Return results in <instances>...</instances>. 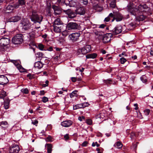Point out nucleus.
I'll use <instances>...</instances> for the list:
<instances>
[{
	"instance_id": "f257e3e1",
	"label": "nucleus",
	"mask_w": 153,
	"mask_h": 153,
	"mask_svg": "<svg viewBox=\"0 0 153 153\" xmlns=\"http://www.w3.org/2000/svg\"><path fill=\"white\" fill-rule=\"evenodd\" d=\"M127 9L131 15L136 16L140 13L146 11L149 8L145 4H136L135 2L133 1L128 4Z\"/></svg>"
},
{
	"instance_id": "f03ea898",
	"label": "nucleus",
	"mask_w": 153,
	"mask_h": 153,
	"mask_svg": "<svg viewBox=\"0 0 153 153\" xmlns=\"http://www.w3.org/2000/svg\"><path fill=\"white\" fill-rule=\"evenodd\" d=\"M112 36V34L110 33L104 35L102 32H99L96 33V39L100 41L102 40L103 43H106L110 41Z\"/></svg>"
},
{
	"instance_id": "7ed1b4c3",
	"label": "nucleus",
	"mask_w": 153,
	"mask_h": 153,
	"mask_svg": "<svg viewBox=\"0 0 153 153\" xmlns=\"http://www.w3.org/2000/svg\"><path fill=\"white\" fill-rule=\"evenodd\" d=\"M30 18L31 21L34 23H38L41 24L42 21L43 17L41 15L37 14L35 11L33 10Z\"/></svg>"
},
{
	"instance_id": "20e7f679",
	"label": "nucleus",
	"mask_w": 153,
	"mask_h": 153,
	"mask_svg": "<svg viewBox=\"0 0 153 153\" xmlns=\"http://www.w3.org/2000/svg\"><path fill=\"white\" fill-rule=\"evenodd\" d=\"M20 24L22 25V31H28L31 29V23L27 18H23Z\"/></svg>"
},
{
	"instance_id": "39448f33",
	"label": "nucleus",
	"mask_w": 153,
	"mask_h": 153,
	"mask_svg": "<svg viewBox=\"0 0 153 153\" xmlns=\"http://www.w3.org/2000/svg\"><path fill=\"white\" fill-rule=\"evenodd\" d=\"M10 42L9 38L3 37L0 39V48L2 51L5 50V48L8 45Z\"/></svg>"
},
{
	"instance_id": "423d86ee",
	"label": "nucleus",
	"mask_w": 153,
	"mask_h": 153,
	"mask_svg": "<svg viewBox=\"0 0 153 153\" xmlns=\"http://www.w3.org/2000/svg\"><path fill=\"white\" fill-rule=\"evenodd\" d=\"M23 35L21 34H17L16 36L13 38L12 42L16 45L20 44L23 41Z\"/></svg>"
},
{
	"instance_id": "0eeeda50",
	"label": "nucleus",
	"mask_w": 153,
	"mask_h": 153,
	"mask_svg": "<svg viewBox=\"0 0 153 153\" xmlns=\"http://www.w3.org/2000/svg\"><path fill=\"white\" fill-rule=\"evenodd\" d=\"M80 25L76 22H70L68 23L66 26L67 30L78 29Z\"/></svg>"
},
{
	"instance_id": "6e6552de",
	"label": "nucleus",
	"mask_w": 153,
	"mask_h": 153,
	"mask_svg": "<svg viewBox=\"0 0 153 153\" xmlns=\"http://www.w3.org/2000/svg\"><path fill=\"white\" fill-rule=\"evenodd\" d=\"M80 35V34L79 32L73 33L69 35L68 39L72 42H74L77 40Z\"/></svg>"
},
{
	"instance_id": "1a4fd4ad",
	"label": "nucleus",
	"mask_w": 153,
	"mask_h": 153,
	"mask_svg": "<svg viewBox=\"0 0 153 153\" xmlns=\"http://www.w3.org/2000/svg\"><path fill=\"white\" fill-rule=\"evenodd\" d=\"M63 12L67 15L68 18L70 19L74 18L76 16V12L70 9H68L67 10H63Z\"/></svg>"
},
{
	"instance_id": "9d476101",
	"label": "nucleus",
	"mask_w": 153,
	"mask_h": 153,
	"mask_svg": "<svg viewBox=\"0 0 153 153\" xmlns=\"http://www.w3.org/2000/svg\"><path fill=\"white\" fill-rule=\"evenodd\" d=\"M22 19L21 16H16L11 17L8 19L6 20V22H16Z\"/></svg>"
},
{
	"instance_id": "9b49d317",
	"label": "nucleus",
	"mask_w": 153,
	"mask_h": 153,
	"mask_svg": "<svg viewBox=\"0 0 153 153\" xmlns=\"http://www.w3.org/2000/svg\"><path fill=\"white\" fill-rule=\"evenodd\" d=\"M20 150L19 146L17 145H13L10 147L8 153H18Z\"/></svg>"
},
{
	"instance_id": "f8f14e48",
	"label": "nucleus",
	"mask_w": 153,
	"mask_h": 153,
	"mask_svg": "<svg viewBox=\"0 0 153 153\" xmlns=\"http://www.w3.org/2000/svg\"><path fill=\"white\" fill-rule=\"evenodd\" d=\"M52 7L53 9L54 13L56 16L59 15L63 11V10L61 7L55 5H53Z\"/></svg>"
},
{
	"instance_id": "ddd939ff",
	"label": "nucleus",
	"mask_w": 153,
	"mask_h": 153,
	"mask_svg": "<svg viewBox=\"0 0 153 153\" xmlns=\"http://www.w3.org/2000/svg\"><path fill=\"white\" fill-rule=\"evenodd\" d=\"M122 27L121 26H117L112 30V34L114 35H116L122 32Z\"/></svg>"
},
{
	"instance_id": "4468645a",
	"label": "nucleus",
	"mask_w": 153,
	"mask_h": 153,
	"mask_svg": "<svg viewBox=\"0 0 153 153\" xmlns=\"http://www.w3.org/2000/svg\"><path fill=\"white\" fill-rule=\"evenodd\" d=\"M9 82L7 77L4 75H0V84L5 85Z\"/></svg>"
},
{
	"instance_id": "2eb2a0df",
	"label": "nucleus",
	"mask_w": 153,
	"mask_h": 153,
	"mask_svg": "<svg viewBox=\"0 0 153 153\" xmlns=\"http://www.w3.org/2000/svg\"><path fill=\"white\" fill-rule=\"evenodd\" d=\"M76 13L80 15H83L85 13V8L83 6H80L76 10Z\"/></svg>"
},
{
	"instance_id": "dca6fc26",
	"label": "nucleus",
	"mask_w": 153,
	"mask_h": 153,
	"mask_svg": "<svg viewBox=\"0 0 153 153\" xmlns=\"http://www.w3.org/2000/svg\"><path fill=\"white\" fill-rule=\"evenodd\" d=\"M73 124V122L71 120H65L61 122V125L65 127H68L70 126Z\"/></svg>"
},
{
	"instance_id": "f3484780",
	"label": "nucleus",
	"mask_w": 153,
	"mask_h": 153,
	"mask_svg": "<svg viewBox=\"0 0 153 153\" xmlns=\"http://www.w3.org/2000/svg\"><path fill=\"white\" fill-rule=\"evenodd\" d=\"M83 49L82 48H79L76 51V54L79 57H82L86 54L84 52Z\"/></svg>"
},
{
	"instance_id": "a211bd4d",
	"label": "nucleus",
	"mask_w": 153,
	"mask_h": 153,
	"mask_svg": "<svg viewBox=\"0 0 153 153\" xmlns=\"http://www.w3.org/2000/svg\"><path fill=\"white\" fill-rule=\"evenodd\" d=\"M25 3V0H18L17 3L16 4V9L19 8L20 6L24 7Z\"/></svg>"
},
{
	"instance_id": "6ab92c4d",
	"label": "nucleus",
	"mask_w": 153,
	"mask_h": 153,
	"mask_svg": "<svg viewBox=\"0 0 153 153\" xmlns=\"http://www.w3.org/2000/svg\"><path fill=\"white\" fill-rule=\"evenodd\" d=\"M114 18H115L116 21L119 22L122 20L123 16L121 14L119 13H116L114 14Z\"/></svg>"
},
{
	"instance_id": "aec40b11",
	"label": "nucleus",
	"mask_w": 153,
	"mask_h": 153,
	"mask_svg": "<svg viewBox=\"0 0 153 153\" xmlns=\"http://www.w3.org/2000/svg\"><path fill=\"white\" fill-rule=\"evenodd\" d=\"M93 47L90 45H86L84 47L82 48L84 50V52L86 54L91 51V48Z\"/></svg>"
},
{
	"instance_id": "412c9836",
	"label": "nucleus",
	"mask_w": 153,
	"mask_h": 153,
	"mask_svg": "<svg viewBox=\"0 0 153 153\" xmlns=\"http://www.w3.org/2000/svg\"><path fill=\"white\" fill-rule=\"evenodd\" d=\"M44 65V64H43L41 61H39L36 62L34 63V67L35 68L40 69L43 67Z\"/></svg>"
},
{
	"instance_id": "4be33fe9",
	"label": "nucleus",
	"mask_w": 153,
	"mask_h": 153,
	"mask_svg": "<svg viewBox=\"0 0 153 153\" xmlns=\"http://www.w3.org/2000/svg\"><path fill=\"white\" fill-rule=\"evenodd\" d=\"M45 147H47V153H51L52 151V145L51 144L46 143L45 145Z\"/></svg>"
},
{
	"instance_id": "5701e85b",
	"label": "nucleus",
	"mask_w": 153,
	"mask_h": 153,
	"mask_svg": "<svg viewBox=\"0 0 153 153\" xmlns=\"http://www.w3.org/2000/svg\"><path fill=\"white\" fill-rule=\"evenodd\" d=\"M10 101L9 99L6 100H4V105L5 109H7L8 108Z\"/></svg>"
},
{
	"instance_id": "b1692460",
	"label": "nucleus",
	"mask_w": 153,
	"mask_h": 153,
	"mask_svg": "<svg viewBox=\"0 0 153 153\" xmlns=\"http://www.w3.org/2000/svg\"><path fill=\"white\" fill-rule=\"evenodd\" d=\"M53 30L56 33H59L61 32V27H58L56 26H53Z\"/></svg>"
},
{
	"instance_id": "393cba45",
	"label": "nucleus",
	"mask_w": 153,
	"mask_h": 153,
	"mask_svg": "<svg viewBox=\"0 0 153 153\" xmlns=\"http://www.w3.org/2000/svg\"><path fill=\"white\" fill-rule=\"evenodd\" d=\"M16 4H9L6 7L7 10H14V8L16 9Z\"/></svg>"
},
{
	"instance_id": "a878e982",
	"label": "nucleus",
	"mask_w": 153,
	"mask_h": 153,
	"mask_svg": "<svg viewBox=\"0 0 153 153\" xmlns=\"http://www.w3.org/2000/svg\"><path fill=\"white\" fill-rule=\"evenodd\" d=\"M135 17L136 19L139 21H142L145 19L146 16L143 15H141Z\"/></svg>"
},
{
	"instance_id": "bb28decb",
	"label": "nucleus",
	"mask_w": 153,
	"mask_h": 153,
	"mask_svg": "<svg viewBox=\"0 0 153 153\" xmlns=\"http://www.w3.org/2000/svg\"><path fill=\"white\" fill-rule=\"evenodd\" d=\"M61 22L60 20L58 18L56 19L54 21V24H53V26L59 25H61Z\"/></svg>"
},
{
	"instance_id": "cd10ccee",
	"label": "nucleus",
	"mask_w": 153,
	"mask_h": 153,
	"mask_svg": "<svg viewBox=\"0 0 153 153\" xmlns=\"http://www.w3.org/2000/svg\"><path fill=\"white\" fill-rule=\"evenodd\" d=\"M86 58L87 59L92 58L95 59L96 58V53H93L91 54H88L86 56Z\"/></svg>"
},
{
	"instance_id": "c85d7f7f",
	"label": "nucleus",
	"mask_w": 153,
	"mask_h": 153,
	"mask_svg": "<svg viewBox=\"0 0 153 153\" xmlns=\"http://www.w3.org/2000/svg\"><path fill=\"white\" fill-rule=\"evenodd\" d=\"M74 0L71 1L70 3V5L71 7H77V6L79 4L78 2H74Z\"/></svg>"
},
{
	"instance_id": "c756f323",
	"label": "nucleus",
	"mask_w": 153,
	"mask_h": 153,
	"mask_svg": "<svg viewBox=\"0 0 153 153\" xmlns=\"http://www.w3.org/2000/svg\"><path fill=\"white\" fill-rule=\"evenodd\" d=\"M114 146L118 149L121 148L122 146V144L120 142H117L114 145Z\"/></svg>"
},
{
	"instance_id": "7c9ffc66",
	"label": "nucleus",
	"mask_w": 153,
	"mask_h": 153,
	"mask_svg": "<svg viewBox=\"0 0 153 153\" xmlns=\"http://www.w3.org/2000/svg\"><path fill=\"white\" fill-rule=\"evenodd\" d=\"M78 91H73L70 94V96L71 98H72L74 96H77Z\"/></svg>"
},
{
	"instance_id": "2f4dec72",
	"label": "nucleus",
	"mask_w": 153,
	"mask_h": 153,
	"mask_svg": "<svg viewBox=\"0 0 153 153\" xmlns=\"http://www.w3.org/2000/svg\"><path fill=\"white\" fill-rule=\"evenodd\" d=\"M82 105H81V104H76V105H75V106H74L73 109L74 110H76L78 108H82Z\"/></svg>"
},
{
	"instance_id": "473e14b6",
	"label": "nucleus",
	"mask_w": 153,
	"mask_h": 153,
	"mask_svg": "<svg viewBox=\"0 0 153 153\" xmlns=\"http://www.w3.org/2000/svg\"><path fill=\"white\" fill-rule=\"evenodd\" d=\"M17 67L20 72H25V69L23 68L21 65H18Z\"/></svg>"
},
{
	"instance_id": "72a5a7b5",
	"label": "nucleus",
	"mask_w": 153,
	"mask_h": 153,
	"mask_svg": "<svg viewBox=\"0 0 153 153\" xmlns=\"http://www.w3.org/2000/svg\"><path fill=\"white\" fill-rule=\"evenodd\" d=\"M107 116V115L106 114L104 115L103 113H101L99 115H98L97 116V117H96V119H99L101 118H103V117Z\"/></svg>"
},
{
	"instance_id": "f704fd0d",
	"label": "nucleus",
	"mask_w": 153,
	"mask_h": 153,
	"mask_svg": "<svg viewBox=\"0 0 153 153\" xmlns=\"http://www.w3.org/2000/svg\"><path fill=\"white\" fill-rule=\"evenodd\" d=\"M140 80L143 83L146 82L147 80L146 78V76L145 75L142 76L140 78Z\"/></svg>"
},
{
	"instance_id": "c9c22d12",
	"label": "nucleus",
	"mask_w": 153,
	"mask_h": 153,
	"mask_svg": "<svg viewBox=\"0 0 153 153\" xmlns=\"http://www.w3.org/2000/svg\"><path fill=\"white\" fill-rule=\"evenodd\" d=\"M103 10V7L98 5H96V11L100 12Z\"/></svg>"
},
{
	"instance_id": "e433bc0d",
	"label": "nucleus",
	"mask_w": 153,
	"mask_h": 153,
	"mask_svg": "<svg viewBox=\"0 0 153 153\" xmlns=\"http://www.w3.org/2000/svg\"><path fill=\"white\" fill-rule=\"evenodd\" d=\"M38 47L39 50L42 51L45 50L46 51L45 49H44V46L42 44H40L38 45Z\"/></svg>"
},
{
	"instance_id": "4c0bfd02",
	"label": "nucleus",
	"mask_w": 153,
	"mask_h": 153,
	"mask_svg": "<svg viewBox=\"0 0 153 153\" xmlns=\"http://www.w3.org/2000/svg\"><path fill=\"white\" fill-rule=\"evenodd\" d=\"M21 91L24 94H27L29 91L27 88H22L21 89Z\"/></svg>"
},
{
	"instance_id": "58836bf2",
	"label": "nucleus",
	"mask_w": 153,
	"mask_h": 153,
	"mask_svg": "<svg viewBox=\"0 0 153 153\" xmlns=\"http://www.w3.org/2000/svg\"><path fill=\"white\" fill-rule=\"evenodd\" d=\"M53 137L50 135H48L46 138V141L47 142H51L53 141Z\"/></svg>"
},
{
	"instance_id": "ea45409f",
	"label": "nucleus",
	"mask_w": 153,
	"mask_h": 153,
	"mask_svg": "<svg viewBox=\"0 0 153 153\" xmlns=\"http://www.w3.org/2000/svg\"><path fill=\"white\" fill-rule=\"evenodd\" d=\"M79 1L85 5H87L88 3V0H79Z\"/></svg>"
},
{
	"instance_id": "a19ab883",
	"label": "nucleus",
	"mask_w": 153,
	"mask_h": 153,
	"mask_svg": "<svg viewBox=\"0 0 153 153\" xmlns=\"http://www.w3.org/2000/svg\"><path fill=\"white\" fill-rule=\"evenodd\" d=\"M36 54L38 56H37L39 58L43 57L44 56L43 53L41 52H37Z\"/></svg>"
},
{
	"instance_id": "79ce46f5",
	"label": "nucleus",
	"mask_w": 153,
	"mask_h": 153,
	"mask_svg": "<svg viewBox=\"0 0 153 153\" xmlns=\"http://www.w3.org/2000/svg\"><path fill=\"white\" fill-rule=\"evenodd\" d=\"M34 76L33 74L32 75L31 74H29L27 75V76L29 78V79L31 80L34 78Z\"/></svg>"
},
{
	"instance_id": "37998d69",
	"label": "nucleus",
	"mask_w": 153,
	"mask_h": 153,
	"mask_svg": "<svg viewBox=\"0 0 153 153\" xmlns=\"http://www.w3.org/2000/svg\"><path fill=\"white\" fill-rule=\"evenodd\" d=\"M48 101V98L46 97H44L42 98V101L45 103Z\"/></svg>"
},
{
	"instance_id": "c03bdc74",
	"label": "nucleus",
	"mask_w": 153,
	"mask_h": 153,
	"mask_svg": "<svg viewBox=\"0 0 153 153\" xmlns=\"http://www.w3.org/2000/svg\"><path fill=\"white\" fill-rule=\"evenodd\" d=\"M86 121L87 123L89 125H91L92 124V121L90 119H87Z\"/></svg>"
},
{
	"instance_id": "a18cd8bd",
	"label": "nucleus",
	"mask_w": 153,
	"mask_h": 153,
	"mask_svg": "<svg viewBox=\"0 0 153 153\" xmlns=\"http://www.w3.org/2000/svg\"><path fill=\"white\" fill-rule=\"evenodd\" d=\"M120 62L122 64H124L126 62V60L124 58H121L120 59Z\"/></svg>"
},
{
	"instance_id": "49530a36",
	"label": "nucleus",
	"mask_w": 153,
	"mask_h": 153,
	"mask_svg": "<svg viewBox=\"0 0 153 153\" xmlns=\"http://www.w3.org/2000/svg\"><path fill=\"white\" fill-rule=\"evenodd\" d=\"M81 105H82V108H84L88 106L89 105V104L88 102H84L83 103H81Z\"/></svg>"
},
{
	"instance_id": "de8ad7c7",
	"label": "nucleus",
	"mask_w": 153,
	"mask_h": 153,
	"mask_svg": "<svg viewBox=\"0 0 153 153\" xmlns=\"http://www.w3.org/2000/svg\"><path fill=\"white\" fill-rule=\"evenodd\" d=\"M105 25L104 24H101V25H96V27L100 28H103L105 27Z\"/></svg>"
},
{
	"instance_id": "09e8293b",
	"label": "nucleus",
	"mask_w": 153,
	"mask_h": 153,
	"mask_svg": "<svg viewBox=\"0 0 153 153\" xmlns=\"http://www.w3.org/2000/svg\"><path fill=\"white\" fill-rule=\"evenodd\" d=\"M85 117L84 116H82L81 117L79 116L78 118V120L81 121H82L83 120H85Z\"/></svg>"
},
{
	"instance_id": "8fccbe9b",
	"label": "nucleus",
	"mask_w": 153,
	"mask_h": 153,
	"mask_svg": "<svg viewBox=\"0 0 153 153\" xmlns=\"http://www.w3.org/2000/svg\"><path fill=\"white\" fill-rule=\"evenodd\" d=\"M144 112L145 114L147 115L149 114L150 112V110L149 109H146L144 111Z\"/></svg>"
},
{
	"instance_id": "3c124183",
	"label": "nucleus",
	"mask_w": 153,
	"mask_h": 153,
	"mask_svg": "<svg viewBox=\"0 0 153 153\" xmlns=\"http://www.w3.org/2000/svg\"><path fill=\"white\" fill-rule=\"evenodd\" d=\"M64 138L65 139V140H69V134H67L64 136Z\"/></svg>"
},
{
	"instance_id": "603ef678",
	"label": "nucleus",
	"mask_w": 153,
	"mask_h": 153,
	"mask_svg": "<svg viewBox=\"0 0 153 153\" xmlns=\"http://www.w3.org/2000/svg\"><path fill=\"white\" fill-rule=\"evenodd\" d=\"M88 142L87 141H84L82 144V146L83 147L85 146L88 144Z\"/></svg>"
},
{
	"instance_id": "864d4df0",
	"label": "nucleus",
	"mask_w": 153,
	"mask_h": 153,
	"mask_svg": "<svg viewBox=\"0 0 153 153\" xmlns=\"http://www.w3.org/2000/svg\"><path fill=\"white\" fill-rule=\"evenodd\" d=\"M71 80L73 82H75L77 81V78L75 77H72Z\"/></svg>"
},
{
	"instance_id": "5fc2aeb1",
	"label": "nucleus",
	"mask_w": 153,
	"mask_h": 153,
	"mask_svg": "<svg viewBox=\"0 0 153 153\" xmlns=\"http://www.w3.org/2000/svg\"><path fill=\"white\" fill-rule=\"evenodd\" d=\"M29 45L30 47H33L35 45V43L33 42H30V43L29 44Z\"/></svg>"
},
{
	"instance_id": "6e6d98bb",
	"label": "nucleus",
	"mask_w": 153,
	"mask_h": 153,
	"mask_svg": "<svg viewBox=\"0 0 153 153\" xmlns=\"http://www.w3.org/2000/svg\"><path fill=\"white\" fill-rule=\"evenodd\" d=\"M137 117L140 119L143 118L142 116L140 113H137Z\"/></svg>"
},
{
	"instance_id": "4d7b16f0",
	"label": "nucleus",
	"mask_w": 153,
	"mask_h": 153,
	"mask_svg": "<svg viewBox=\"0 0 153 153\" xmlns=\"http://www.w3.org/2000/svg\"><path fill=\"white\" fill-rule=\"evenodd\" d=\"M7 124V123L6 121H2L1 122V125H2L5 126Z\"/></svg>"
},
{
	"instance_id": "13d9d810",
	"label": "nucleus",
	"mask_w": 153,
	"mask_h": 153,
	"mask_svg": "<svg viewBox=\"0 0 153 153\" xmlns=\"http://www.w3.org/2000/svg\"><path fill=\"white\" fill-rule=\"evenodd\" d=\"M134 136L135 137H136L137 136L134 133H132L130 135L131 138V139H132L134 138Z\"/></svg>"
},
{
	"instance_id": "bf43d9fd",
	"label": "nucleus",
	"mask_w": 153,
	"mask_h": 153,
	"mask_svg": "<svg viewBox=\"0 0 153 153\" xmlns=\"http://www.w3.org/2000/svg\"><path fill=\"white\" fill-rule=\"evenodd\" d=\"M40 95H44L45 93V92L44 90H42L40 91Z\"/></svg>"
},
{
	"instance_id": "052dcab7",
	"label": "nucleus",
	"mask_w": 153,
	"mask_h": 153,
	"mask_svg": "<svg viewBox=\"0 0 153 153\" xmlns=\"http://www.w3.org/2000/svg\"><path fill=\"white\" fill-rule=\"evenodd\" d=\"M105 83L107 84H108L110 83V82H111V80L110 79L106 80H105Z\"/></svg>"
},
{
	"instance_id": "680f3d73",
	"label": "nucleus",
	"mask_w": 153,
	"mask_h": 153,
	"mask_svg": "<svg viewBox=\"0 0 153 153\" xmlns=\"http://www.w3.org/2000/svg\"><path fill=\"white\" fill-rule=\"evenodd\" d=\"M96 151H97V153H102V150L99 148L96 149Z\"/></svg>"
},
{
	"instance_id": "e2e57ef3",
	"label": "nucleus",
	"mask_w": 153,
	"mask_h": 153,
	"mask_svg": "<svg viewBox=\"0 0 153 153\" xmlns=\"http://www.w3.org/2000/svg\"><path fill=\"white\" fill-rule=\"evenodd\" d=\"M110 20V18L109 16H108L104 20V21L105 22H108Z\"/></svg>"
},
{
	"instance_id": "0e129e2a",
	"label": "nucleus",
	"mask_w": 153,
	"mask_h": 153,
	"mask_svg": "<svg viewBox=\"0 0 153 153\" xmlns=\"http://www.w3.org/2000/svg\"><path fill=\"white\" fill-rule=\"evenodd\" d=\"M60 59V57L59 56H56L54 57V59L55 60H58Z\"/></svg>"
},
{
	"instance_id": "69168bd1",
	"label": "nucleus",
	"mask_w": 153,
	"mask_h": 153,
	"mask_svg": "<svg viewBox=\"0 0 153 153\" xmlns=\"http://www.w3.org/2000/svg\"><path fill=\"white\" fill-rule=\"evenodd\" d=\"M38 122L37 120H36L34 122H33L32 123L34 125H36V124H38Z\"/></svg>"
},
{
	"instance_id": "338daca9",
	"label": "nucleus",
	"mask_w": 153,
	"mask_h": 153,
	"mask_svg": "<svg viewBox=\"0 0 153 153\" xmlns=\"http://www.w3.org/2000/svg\"><path fill=\"white\" fill-rule=\"evenodd\" d=\"M46 50H48L49 51H52L53 50V48L52 47H50L49 48H48Z\"/></svg>"
},
{
	"instance_id": "774afa93",
	"label": "nucleus",
	"mask_w": 153,
	"mask_h": 153,
	"mask_svg": "<svg viewBox=\"0 0 153 153\" xmlns=\"http://www.w3.org/2000/svg\"><path fill=\"white\" fill-rule=\"evenodd\" d=\"M1 94H2V95L5 96V97L6 96V92H5L4 91L2 92Z\"/></svg>"
}]
</instances>
